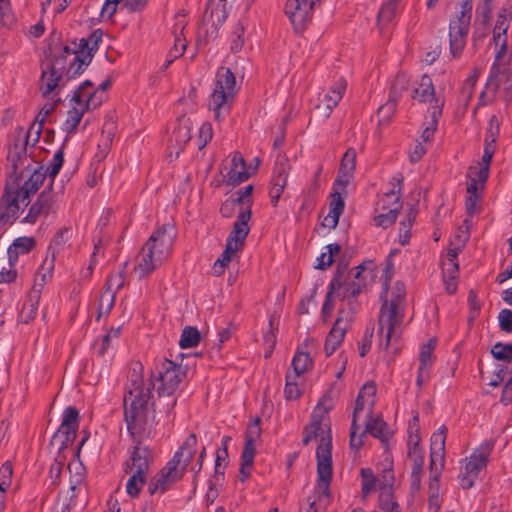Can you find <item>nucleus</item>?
I'll return each mask as SVG.
<instances>
[{
	"instance_id": "f257e3e1",
	"label": "nucleus",
	"mask_w": 512,
	"mask_h": 512,
	"mask_svg": "<svg viewBox=\"0 0 512 512\" xmlns=\"http://www.w3.org/2000/svg\"><path fill=\"white\" fill-rule=\"evenodd\" d=\"M184 376V368L167 359H164L156 367L147 383H144L142 378L134 371L123 399L125 420L132 435L139 433L146 423L148 404L155 381L158 382V395L170 396L176 391Z\"/></svg>"
},
{
	"instance_id": "f03ea898",
	"label": "nucleus",
	"mask_w": 512,
	"mask_h": 512,
	"mask_svg": "<svg viewBox=\"0 0 512 512\" xmlns=\"http://www.w3.org/2000/svg\"><path fill=\"white\" fill-rule=\"evenodd\" d=\"M252 191L253 186L248 185L244 189L236 192L235 198L241 203V208L237 220L234 222L233 228L228 235L225 249L214 263L213 273L216 276L224 273L232 259L236 257L237 253L244 247L245 240L250 231L249 221L252 215Z\"/></svg>"
},
{
	"instance_id": "7ed1b4c3",
	"label": "nucleus",
	"mask_w": 512,
	"mask_h": 512,
	"mask_svg": "<svg viewBox=\"0 0 512 512\" xmlns=\"http://www.w3.org/2000/svg\"><path fill=\"white\" fill-rule=\"evenodd\" d=\"M236 93L234 74L228 68H219L216 74L215 87L208 103V107L213 111L214 118L217 121H220L229 113Z\"/></svg>"
},
{
	"instance_id": "20e7f679",
	"label": "nucleus",
	"mask_w": 512,
	"mask_h": 512,
	"mask_svg": "<svg viewBox=\"0 0 512 512\" xmlns=\"http://www.w3.org/2000/svg\"><path fill=\"white\" fill-rule=\"evenodd\" d=\"M461 10L449 21V51L451 56L459 58L466 46L470 32L473 0H462Z\"/></svg>"
},
{
	"instance_id": "39448f33",
	"label": "nucleus",
	"mask_w": 512,
	"mask_h": 512,
	"mask_svg": "<svg viewBox=\"0 0 512 512\" xmlns=\"http://www.w3.org/2000/svg\"><path fill=\"white\" fill-rule=\"evenodd\" d=\"M92 86L90 81H85L75 91L72 102L74 105L67 113L64 128L67 133H73L79 125L85 111L97 108L103 101V97L97 96L96 92L87 91V87Z\"/></svg>"
},
{
	"instance_id": "423d86ee",
	"label": "nucleus",
	"mask_w": 512,
	"mask_h": 512,
	"mask_svg": "<svg viewBox=\"0 0 512 512\" xmlns=\"http://www.w3.org/2000/svg\"><path fill=\"white\" fill-rule=\"evenodd\" d=\"M70 59V55L64 52V47L57 54H46L41 65L40 91L43 96L49 95L59 86V81L63 72L67 71Z\"/></svg>"
},
{
	"instance_id": "0eeeda50",
	"label": "nucleus",
	"mask_w": 512,
	"mask_h": 512,
	"mask_svg": "<svg viewBox=\"0 0 512 512\" xmlns=\"http://www.w3.org/2000/svg\"><path fill=\"white\" fill-rule=\"evenodd\" d=\"M22 200L18 184L8 181L0 204V230H5L6 225L12 224L18 218L20 210L28 205V200Z\"/></svg>"
},
{
	"instance_id": "6e6552de",
	"label": "nucleus",
	"mask_w": 512,
	"mask_h": 512,
	"mask_svg": "<svg viewBox=\"0 0 512 512\" xmlns=\"http://www.w3.org/2000/svg\"><path fill=\"white\" fill-rule=\"evenodd\" d=\"M173 241V227L165 224L150 236L143 248L155 257L156 262L163 263L171 253Z\"/></svg>"
},
{
	"instance_id": "1a4fd4ad",
	"label": "nucleus",
	"mask_w": 512,
	"mask_h": 512,
	"mask_svg": "<svg viewBox=\"0 0 512 512\" xmlns=\"http://www.w3.org/2000/svg\"><path fill=\"white\" fill-rule=\"evenodd\" d=\"M403 180L404 177L401 173H398L392 178L393 188L384 194L385 199H393L392 207L388 209V212L381 213L374 217V223L376 226L386 229L395 223L403 206L400 199Z\"/></svg>"
},
{
	"instance_id": "9d476101",
	"label": "nucleus",
	"mask_w": 512,
	"mask_h": 512,
	"mask_svg": "<svg viewBox=\"0 0 512 512\" xmlns=\"http://www.w3.org/2000/svg\"><path fill=\"white\" fill-rule=\"evenodd\" d=\"M260 418H255L247 427L245 446L241 454L240 479L244 482L251 474L256 453V442L261 436Z\"/></svg>"
},
{
	"instance_id": "9b49d317",
	"label": "nucleus",
	"mask_w": 512,
	"mask_h": 512,
	"mask_svg": "<svg viewBox=\"0 0 512 512\" xmlns=\"http://www.w3.org/2000/svg\"><path fill=\"white\" fill-rule=\"evenodd\" d=\"M24 130L18 129L15 132L14 143L9 147L7 160L12 169L11 177H24V173L28 170L29 158L26 153V146L24 142Z\"/></svg>"
},
{
	"instance_id": "f8f14e48",
	"label": "nucleus",
	"mask_w": 512,
	"mask_h": 512,
	"mask_svg": "<svg viewBox=\"0 0 512 512\" xmlns=\"http://www.w3.org/2000/svg\"><path fill=\"white\" fill-rule=\"evenodd\" d=\"M379 485L378 505L383 512H401L400 505L394 499L395 477L392 469V463L385 468L382 473Z\"/></svg>"
},
{
	"instance_id": "ddd939ff",
	"label": "nucleus",
	"mask_w": 512,
	"mask_h": 512,
	"mask_svg": "<svg viewBox=\"0 0 512 512\" xmlns=\"http://www.w3.org/2000/svg\"><path fill=\"white\" fill-rule=\"evenodd\" d=\"M346 187L333 183L332 192L328 196L329 213L322 220V228L334 229L338 225L339 218L345 209Z\"/></svg>"
},
{
	"instance_id": "4468645a",
	"label": "nucleus",
	"mask_w": 512,
	"mask_h": 512,
	"mask_svg": "<svg viewBox=\"0 0 512 512\" xmlns=\"http://www.w3.org/2000/svg\"><path fill=\"white\" fill-rule=\"evenodd\" d=\"M399 302L397 300H391L389 303L387 300L384 301L380 308L379 315V332L382 333L384 329V323L387 324L386 334V346L389 345L392 333L397 325L403 320V314L399 312Z\"/></svg>"
},
{
	"instance_id": "2eb2a0df",
	"label": "nucleus",
	"mask_w": 512,
	"mask_h": 512,
	"mask_svg": "<svg viewBox=\"0 0 512 512\" xmlns=\"http://www.w3.org/2000/svg\"><path fill=\"white\" fill-rule=\"evenodd\" d=\"M289 170L290 166L288 163V159L285 156L278 155L273 170L271 188L269 191V195L273 205L277 204L279 198L283 193V190L287 186Z\"/></svg>"
},
{
	"instance_id": "dca6fc26",
	"label": "nucleus",
	"mask_w": 512,
	"mask_h": 512,
	"mask_svg": "<svg viewBox=\"0 0 512 512\" xmlns=\"http://www.w3.org/2000/svg\"><path fill=\"white\" fill-rule=\"evenodd\" d=\"M182 476L180 470L175 468L174 464L169 461L166 466L151 479L148 484L149 494L164 493L176 481L180 480Z\"/></svg>"
},
{
	"instance_id": "f3484780",
	"label": "nucleus",
	"mask_w": 512,
	"mask_h": 512,
	"mask_svg": "<svg viewBox=\"0 0 512 512\" xmlns=\"http://www.w3.org/2000/svg\"><path fill=\"white\" fill-rule=\"evenodd\" d=\"M446 437L447 427L442 425L438 428L437 432L432 434L430 438V470L435 469L436 466L444 467Z\"/></svg>"
},
{
	"instance_id": "a211bd4d",
	"label": "nucleus",
	"mask_w": 512,
	"mask_h": 512,
	"mask_svg": "<svg viewBox=\"0 0 512 512\" xmlns=\"http://www.w3.org/2000/svg\"><path fill=\"white\" fill-rule=\"evenodd\" d=\"M25 176H29L28 179L24 181L22 185L19 183V178H21L19 175L16 177H10L9 182H12L15 184H18V191L23 196V200H28L32 194H34L39 187L43 184L46 173L44 172L43 168L35 169L33 172L30 170L25 171Z\"/></svg>"
},
{
	"instance_id": "6ab92c4d",
	"label": "nucleus",
	"mask_w": 512,
	"mask_h": 512,
	"mask_svg": "<svg viewBox=\"0 0 512 512\" xmlns=\"http://www.w3.org/2000/svg\"><path fill=\"white\" fill-rule=\"evenodd\" d=\"M349 263L345 259L339 260L337 263L336 271L329 284V289L325 297L324 304L322 305V311L333 305L336 296H340V291L346 283V273L348 270Z\"/></svg>"
},
{
	"instance_id": "aec40b11",
	"label": "nucleus",
	"mask_w": 512,
	"mask_h": 512,
	"mask_svg": "<svg viewBox=\"0 0 512 512\" xmlns=\"http://www.w3.org/2000/svg\"><path fill=\"white\" fill-rule=\"evenodd\" d=\"M197 437L194 433L190 434L179 450L175 452L174 456L170 460L175 468L180 470L183 475L190 461L193 459L196 453Z\"/></svg>"
},
{
	"instance_id": "412c9836",
	"label": "nucleus",
	"mask_w": 512,
	"mask_h": 512,
	"mask_svg": "<svg viewBox=\"0 0 512 512\" xmlns=\"http://www.w3.org/2000/svg\"><path fill=\"white\" fill-rule=\"evenodd\" d=\"M79 412L76 408L69 406L64 410L63 419L57 435H63L62 446L72 444L79 425Z\"/></svg>"
},
{
	"instance_id": "4be33fe9",
	"label": "nucleus",
	"mask_w": 512,
	"mask_h": 512,
	"mask_svg": "<svg viewBox=\"0 0 512 512\" xmlns=\"http://www.w3.org/2000/svg\"><path fill=\"white\" fill-rule=\"evenodd\" d=\"M193 124L190 118L181 117L169 138L170 146L175 148L176 156H179L183 147L190 141Z\"/></svg>"
},
{
	"instance_id": "5701e85b",
	"label": "nucleus",
	"mask_w": 512,
	"mask_h": 512,
	"mask_svg": "<svg viewBox=\"0 0 512 512\" xmlns=\"http://www.w3.org/2000/svg\"><path fill=\"white\" fill-rule=\"evenodd\" d=\"M151 459L152 453L147 447L136 446L126 463L125 472L146 475Z\"/></svg>"
},
{
	"instance_id": "b1692460",
	"label": "nucleus",
	"mask_w": 512,
	"mask_h": 512,
	"mask_svg": "<svg viewBox=\"0 0 512 512\" xmlns=\"http://www.w3.org/2000/svg\"><path fill=\"white\" fill-rule=\"evenodd\" d=\"M64 52L68 53L71 57L67 68L68 78L81 74L92 59V55L89 52L77 51V49H72L71 46H64Z\"/></svg>"
},
{
	"instance_id": "393cba45",
	"label": "nucleus",
	"mask_w": 512,
	"mask_h": 512,
	"mask_svg": "<svg viewBox=\"0 0 512 512\" xmlns=\"http://www.w3.org/2000/svg\"><path fill=\"white\" fill-rule=\"evenodd\" d=\"M322 442L324 437L322 436ZM322 496H329V485L332 480L333 468H332V442L331 436L328 435V441L322 443Z\"/></svg>"
},
{
	"instance_id": "a878e982",
	"label": "nucleus",
	"mask_w": 512,
	"mask_h": 512,
	"mask_svg": "<svg viewBox=\"0 0 512 512\" xmlns=\"http://www.w3.org/2000/svg\"><path fill=\"white\" fill-rule=\"evenodd\" d=\"M347 88V81L343 76H340L329 88L324 96L326 103L325 110L322 109V114L329 117L332 110L339 104Z\"/></svg>"
},
{
	"instance_id": "bb28decb",
	"label": "nucleus",
	"mask_w": 512,
	"mask_h": 512,
	"mask_svg": "<svg viewBox=\"0 0 512 512\" xmlns=\"http://www.w3.org/2000/svg\"><path fill=\"white\" fill-rule=\"evenodd\" d=\"M251 176V172L246 167L244 158L239 152H235L231 159V167L226 175L229 184L238 185L246 181Z\"/></svg>"
},
{
	"instance_id": "cd10ccee",
	"label": "nucleus",
	"mask_w": 512,
	"mask_h": 512,
	"mask_svg": "<svg viewBox=\"0 0 512 512\" xmlns=\"http://www.w3.org/2000/svg\"><path fill=\"white\" fill-rule=\"evenodd\" d=\"M343 323L342 318H337L330 329L324 345L326 356H330L343 342L346 333V326H342Z\"/></svg>"
},
{
	"instance_id": "c85d7f7f",
	"label": "nucleus",
	"mask_w": 512,
	"mask_h": 512,
	"mask_svg": "<svg viewBox=\"0 0 512 512\" xmlns=\"http://www.w3.org/2000/svg\"><path fill=\"white\" fill-rule=\"evenodd\" d=\"M411 97L418 100L420 103L434 101L436 104L435 88L428 74L421 76L419 86L413 90Z\"/></svg>"
},
{
	"instance_id": "c756f323",
	"label": "nucleus",
	"mask_w": 512,
	"mask_h": 512,
	"mask_svg": "<svg viewBox=\"0 0 512 512\" xmlns=\"http://www.w3.org/2000/svg\"><path fill=\"white\" fill-rule=\"evenodd\" d=\"M355 169V152L348 150L342 157L338 174L334 180L336 185L347 186Z\"/></svg>"
},
{
	"instance_id": "7c9ffc66",
	"label": "nucleus",
	"mask_w": 512,
	"mask_h": 512,
	"mask_svg": "<svg viewBox=\"0 0 512 512\" xmlns=\"http://www.w3.org/2000/svg\"><path fill=\"white\" fill-rule=\"evenodd\" d=\"M161 265L162 262H156L155 257L148 253L144 248H142L137 257V264L134 268V272L138 275L139 278H144Z\"/></svg>"
},
{
	"instance_id": "2f4dec72",
	"label": "nucleus",
	"mask_w": 512,
	"mask_h": 512,
	"mask_svg": "<svg viewBox=\"0 0 512 512\" xmlns=\"http://www.w3.org/2000/svg\"><path fill=\"white\" fill-rule=\"evenodd\" d=\"M365 432L369 433L372 437L377 438L384 444L386 448L389 441L388 424L382 418H372L371 413L369 414V420L365 426Z\"/></svg>"
},
{
	"instance_id": "473e14b6",
	"label": "nucleus",
	"mask_w": 512,
	"mask_h": 512,
	"mask_svg": "<svg viewBox=\"0 0 512 512\" xmlns=\"http://www.w3.org/2000/svg\"><path fill=\"white\" fill-rule=\"evenodd\" d=\"M421 437L416 434L413 436L412 429H410V439H408V457L412 460V469L415 471L423 470L424 466V449L420 444Z\"/></svg>"
},
{
	"instance_id": "72a5a7b5",
	"label": "nucleus",
	"mask_w": 512,
	"mask_h": 512,
	"mask_svg": "<svg viewBox=\"0 0 512 512\" xmlns=\"http://www.w3.org/2000/svg\"><path fill=\"white\" fill-rule=\"evenodd\" d=\"M418 210L411 205L407 211L405 218L399 223V243L402 246L409 244L411 238V228L416 220Z\"/></svg>"
},
{
	"instance_id": "f704fd0d",
	"label": "nucleus",
	"mask_w": 512,
	"mask_h": 512,
	"mask_svg": "<svg viewBox=\"0 0 512 512\" xmlns=\"http://www.w3.org/2000/svg\"><path fill=\"white\" fill-rule=\"evenodd\" d=\"M35 246V241L32 237H19L14 240L8 248L9 264L14 265L18 260L20 254L28 253Z\"/></svg>"
},
{
	"instance_id": "c9c22d12",
	"label": "nucleus",
	"mask_w": 512,
	"mask_h": 512,
	"mask_svg": "<svg viewBox=\"0 0 512 512\" xmlns=\"http://www.w3.org/2000/svg\"><path fill=\"white\" fill-rule=\"evenodd\" d=\"M69 502L63 507L62 512H70L75 508H84L88 502L87 489L83 485L71 486L69 491Z\"/></svg>"
},
{
	"instance_id": "e433bc0d",
	"label": "nucleus",
	"mask_w": 512,
	"mask_h": 512,
	"mask_svg": "<svg viewBox=\"0 0 512 512\" xmlns=\"http://www.w3.org/2000/svg\"><path fill=\"white\" fill-rule=\"evenodd\" d=\"M354 269L356 270L354 279L358 282H364L366 287L373 283L377 276L376 264L372 260L363 261Z\"/></svg>"
},
{
	"instance_id": "4c0bfd02",
	"label": "nucleus",
	"mask_w": 512,
	"mask_h": 512,
	"mask_svg": "<svg viewBox=\"0 0 512 512\" xmlns=\"http://www.w3.org/2000/svg\"><path fill=\"white\" fill-rule=\"evenodd\" d=\"M489 452L474 451L466 462L464 472L478 477L480 471L487 466Z\"/></svg>"
},
{
	"instance_id": "58836bf2",
	"label": "nucleus",
	"mask_w": 512,
	"mask_h": 512,
	"mask_svg": "<svg viewBox=\"0 0 512 512\" xmlns=\"http://www.w3.org/2000/svg\"><path fill=\"white\" fill-rule=\"evenodd\" d=\"M320 407V402L316 404L314 412L311 416V421L304 427L302 442L304 445L310 444L312 441L317 440L320 433V415L317 413Z\"/></svg>"
},
{
	"instance_id": "ea45409f",
	"label": "nucleus",
	"mask_w": 512,
	"mask_h": 512,
	"mask_svg": "<svg viewBox=\"0 0 512 512\" xmlns=\"http://www.w3.org/2000/svg\"><path fill=\"white\" fill-rule=\"evenodd\" d=\"M443 106L444 100L436 99V105L432 107L431 111V123L424 129L421 135L424 142H429L433 139L434 133L437 130L439 118L442 115Z\"/></svg>"
},
{
	"instance_id": "a19ab883",
	"label": "nucleus",
	"mask_w": 512,
	"mask_h": 512,
	"mask_svg": "<svg viewBox=\"0 0 512 512\" xmlns=\"http://www.w3.org/2000/svg\"><path fill=\"white\" fill-rule=\"evenodd\" d=\"M313 366L312 358L308 351H298L292 360V374L301 377Z\"/></svg>"
},
{
	"instance_id": "79ce46f5",
	"label": "nucleus",
	"mask_w": 512,
	"mask_h": 512,
	"mask_svg": "<svg viewBox=\"0 0 512 512\" xmlns=\"http://www.w3.org/2000/svg\"><path fill=\"white\" fill-rule=\"evenodd\" d=\"M376 394V384L374 381H368L366 382L360 389L356 400H355V407L353 411L352 419L357 420L359 417V414L364 410L365 407V401L364 396H375Z\"/></svg>"
},
{
	"instance_id": "37998d69",
	"label": "nucleus",
	"mask_w": 512,
	"mask_h": 512,
	"mask_svg": "<svg viewBox=\"0 0 512 512\" xmlns=\"http://www.w3.org/2000/svg\"><path fill=\"white\" fill-rule=\"evenodd\" d=\"M102 40V31L101 30H95L92 32V34L89 36V38L80 39L79 43L72 42L71 45L73 46L72 49H77V51H85L89 52L92 55V51L98 49V45Z\"/></svg>"
},
{
	"instance_id": "c03bdc74",
	"label": "nucleus",
	"mask_w": 512,
	"mask_h": 512,
	"mask_svg": "<svg viewBox=\"0 0 512 512\" xmlns=\"http://www.w3.org/2000/svg\"><path fill=\"white\" fill-rule=\"evenodd\" d=\"M362 497L365 499L369 494L377 490V481L371 468H362L360 470Z\"/></svg>"
},
{
	"instance_id": "a18cd8bd",
	"label": "nucleus",
	"mask_w": 512,
	"mask_h": 512,
	"mask_svg": "<svg viewBox=\"0 0 512 512\" xmlns=\"http://www.w3.org/2000/svg\"><path fill=\"white\" fill-rule=\"evenodd\" d=\"M367 289L366 284L364 282H358L355 279L353 281L344 284L343 288L340 291V296H336V298L340 299H350L356 298L360 293Z\"/></svg>"
},
{
	"instance_id": "49530a36",
	"label": "nucleus",
	"mask_w": 512,
	"mask_h": 512,
	"mask_svg": "<svg viewBox=\"0 0 512 512\" xmlns=\"http://www.w3.org/2000/svg\"><path fill=\"white\" fill-rule=\"evenodd\" d=\"M301 377L292 374L290 371L286 374V384L284 388V395L287 400H296L301 396L299 388V379Z\"/></svg>"
},
{
	"instance_id": "de8ad7c7",
	"label": "nucleus",
	"mask_w": 512,
	"mask_h": 512,
	"mask_svg": "<svg viewBox=\"0 0 512 512\" xmlns=\"http://www.w3.org/2000/svg\"><path fill=\"white\" fill-rule=\"evenodd\" d=\"M491 355L497 361L512 363V343H495L491 350Z\"/></svg>"
},
{
	"instance_id": "09e8293b",
	"label": "nucleus",
	"mask_w": 512,
	"mask_h": 512,
	"mask_svg": "<svg viewBox=\"0 0 512 512\" xmlns=\"http://www.w3.org/2000/svg\"><path fill=\"white\" fill-rule=\"evenodd\" d=\"M200 341V333L195 327L187 326L183 329L179 345L181 348H193Z\"/></svg>"
},
{
	"instance_id": "8fccbe9b",
	"label": "nucleus",
	"mask_w": 512,
	"mask_h": 512,
	"mask_svg": "<svg viewBox=\"0 0 512 512\" xmlns=\"http://www.w3.org/2000/svg\"><path fill=\"white\" fill-rule=\"evenodd\" d=\"M399 1L400 0H388L383 3L377 15L378 21L385 24L391 22L396 15Z\"/></svg>"
},
{
	"instance_id": "3c124183",
	"label": "nucleus",
	"mask_w": 512,
	"mask_h": 512,
	"mask_svg": "<svg viewBox=\"0 0 512 512\" xmlns=\"http://www.w3.org/2000/svg\"><path fill=\"white\" fill-rule=\"evenodd\" d=\"M408 89V80L405 75H397L390 87L389 100L398 103L404 91Z\"/></svg>"
},
{
	"instance_id": "603ef678",
	"label": "nucleus",
	"mask_w": 512,
	"mask_h": 512,
	"mask_svg": "<svg viewBox=\"0 0 512 512\" xmlns=\"http://www.w3.org/2000/svg\"><path fill=\"white\" fill-rule=\"evenodd\" d=\"M125 284V271L124 269L113 272L109 275L106 281V289L105 291L116 295V293L124 286Z\"/></svg>"
},
{
	"instance_id": "864d4df0",
	"label": "nucleus",
	"mask_w": 512,
	"mask_h": 512,
	"mask_svg": "<svg viewBox=\"0 0 512 512\" xmlns=\"http://www.w3.org/2000/svg\"><path fill=\"white\" fill-rule=\"evenodd\" d=\"M278 329V320L276 317L271 316L269 319V330L264 335V342L268 345V350L265 353V357H270L275 344H276V331Z\"/></svg>"
},
{
	"instance_id": "5fc2aeb1",
	"label": "nucleus",
	"mask_w": 512,
	"mask_h": 512,
	"mask_svg": "<svg viewBox=\"0 0 512 512\" xmlns=\"http://www.w3.org/2000/svg\"><path fill=\"white\" fill-rule=\"evenodd\" d=\"M131 476L127 481L126 484V491L131 497H136L139 495L145 480L146 475L137 474V473H130Z\"/></svg>"
},
{
	"instance_id": "6e6d98bb",
	"label": "nucleus",
	"mask_w": 512,
	"mask_h": 512,
	"mask_svg": "<svg viewBox=\"0 0 512 512\" xmlns=\"http://www.w3.org/2000/svg\"><path fill=\"white\" fill-rule=\"evenodd\" d=\"M397 103L391 100H387V102L381 105L377 110V116L380 125L389 124L391 118L393 117L396 111Z\"/></svg>"
},
{
	"instance_id": "4d7b16f0",
	"label": "nucleus",
	"mask_w": 512,
	"mask_h": 512,
	"mask_svg": "<svg viewBox=\"0 0 512 512\" xmlns=\"http://www.w3.org/2000/svg\"><path fill=\"white\" fill-rule=\"evenodd\" d=\"M37 203L40 205L42 210L45 212V215L55 212L56 209V200L55 195L51 189L44 190L38 197Z\"/></svg>"
},
{
	"instance_id": "13d9d810",
	"label": "nucleus",
	"mask_w": 512,
	"mask_h": 512,
	"mask_svg": "<svg viewBox=\"0 0 512 512\" xmlns=\"http://www.w3.org/2000/svg\"><path fill=\"white\" fill-rule=\"evenodd\" d=\"M358 429H359V425L357 423V420L352 419L351 427H350V435H349V437H350L349 446L352 450H356V451H358L364 445L363 438L367 434L364 430L360 435H357Z\"/></svg>"
},
{
	"instance_id": "bf43d9fd",
	"label": "nucleus",
	"mask_w": 512,
	"mask_h": 512,
	"mask_svg": "<svg viewBox=\"0 0 512 512\" xmlns=\"http://www.w3.org/2000/svg\"><path fill=\"white\" fill-rule=\"evenodd\" d=\"M511 17H512L511 12L505 7H502L498 12V16H497V20H496L494 29L502 31L504 38L507 35V30L509 28V21H510Z\"/></svg>"
},
{
	"instance_id": "052dcab7",
	"label": "nucleus",
	"mask_w": 512,
	"mask_h": 512,
	"mask_svg": "<svg viewBox=\"0 0 512 512\" xmlns=\"http://www.w3.org/2000/svg\"><path fill=\"white\" fill-rule=\"evenodd\" d=\"M444 467L436 466L435 469L430 470V478L428 485V495L435 496L439 495L440 490V477L441 471Z\"/></svg>"
},
{
	"instance_id": "680f3d73",
	"label": "nucleus",
	"mask_w": 512,
	"mask_h": 512,
	"mask_svg": "<svg viewBox=\"0 0 512 512\" xmlns=\"http://www.w3.org/2000/svg\"><path fill=\"white\" fill-rule=\"evenodd\" d=\"M54 269V257L48 258L46 257L39 270L35 274V278L39 280V278H42V282H47V280L51 277L52 272Z\"/></svg>"
},
{
	"instance_id": "e2e57ef3",
	"label": "nucleus",
	"mask_w": 512,
	"mask_h": 512,
	"mask_svg": "<svg viewBox=\"0 0 512 512\" xmlns=\"http://www.w3.org/2000/svg\"><path fill=\"white\" fill-rule=\"evenodd\" d=\"M63 151L58 150L54 156L52 161L50 162L47 169L44 171L46 175H48L50 178H54L60 171L62 165H63Z\"/></svg>"
},
{
	"instance_id": "0e129e2a",
	"label": "nucleus",
	"mask_w": 512,
	"mask_h": 512,
	"mask_svg": "<svg viewBox=\"0 0 512 512\" xmlns=\"http://www.w3.org/2000/svg\"><path fill=\"white\" fill-rule=\"evenodd\" d=\"M12 473L11 463L5 462L0 468V492H5L11 485Z\"/></svg>"
},
{
	"instance_id": "69168bd1",
	"label": "nucleus",
	"mask_w": 512,
	"mask_h": 512,
	"mask_svg": "<svg viewBox=\"0 0 512 512\" xmlns=\"http://www.w3.org/2000/svg\"><path fill=\"white\" fill-rule=\"evenodd\" d=\"M241 203L235 198L227 199L221 206L220 212L223 217H232L236 212H240Z\"/></svg>"
},
{
	"instance_id": "338daca9",
	"label": "nucleus",
	"mask_w": 512,
	"mask_h": 512,
	"mask_svg": "<svg viewBox=\"0 0 512 512\" xmlns=\"http://www.w3.org/2000/svg\"><path fill=\"white\" fill-rule=\"evenodd\" d=\"M500 330L505 333H512V310L502 309L498 314Z\"/></svg>"
},
{
	"instance_id": "774afa93",
	"label": "nucleus",
	"mask_w": 512,
	"mask_h": 512,
	"mask_svg": "<svg viewBox=\"0 0 512 512\" xmlns=\"http://www.w3.org/2000/svg\"><path fill=\"white\" fill-rule=\"evenodd\" d=\"M467 301L470 310L469 321H473L479 315L481 309V304L475 290L469 291Z\"/></svg>"
}]
</instances>
